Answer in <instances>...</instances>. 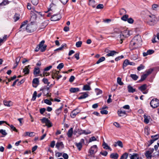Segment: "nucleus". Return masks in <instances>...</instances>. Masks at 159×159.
I'll use <instances>...</instances> for the list:
<instances>
[{
	"label": "nucleus",
	"mask_w": 159,
	"mask_h": 159,
	"mask_svg": "<svg viewBox=\"0 0 159 159\" xmlns=\"http://www.w3.org/2000/svg\"><path fill=\"white\" fill-rule=\"evenodd\" d=\"M142 40L140 36H135L131 41L129 45V48L131 50L136 49L141 45Z\"/></svg>",
	"instance_id": "1"
},
{
	"label": "nucleus",
	"mask_w": 159,
	"mask_h": 159,
	"mask_svg": "<svg viewBox=\"0 0 159 159\" xmlns=\"http://www.w3.org/2000/svg\"><path fill=\"white\" fill-rule=\"evenodd\" d=\"M129 30H126L122 32L116 33L115 35V36L117 39V40L120 41V43H122L123 42V40L129 36Z\"/></svg>",
	"instance_id": "2"
},
{
	"label": "nucleus",
	"mask_w": 159,
	"mask_h": 159,
	"mask_svg": "<svg viewBox=\"0 0 159 159\" xmlns=\"http://www.w3.org/2000/svg\"><path fill=\"white\" fill-rule=\"evenodd\" d=\"M157 18L152 14L147 15L146 17L145 21L147 24L150 26L154 25L156 23Z\"/></svg>",
	"instance_id": "3"
},
{
	"label": "nucleus",
	"mask_w": 159,
	"mask_h": 159,
	"mask_svg": "<svg viewBox=\"0 0 159 159\" xmlns=\"http://www.w3.org/2000/svg\"><path fill=\"white\" fill-rule=\"evenodd\" d=\"M98 151V147L96 145H94L91 147L90 148L89 153V154L88 156L89 157H92Z\"/></svg>",
	"instance_id": "4"
},
{
	"label": "nucleus",
	"mask_w": 159,
	"mask_h": 159,
	"mask_svg": "<svg viewBox=\"0 0 159 159\" xmlns=\"http://www.w3.org/2000/svg\"><path fill=\"white\" fill-rule=\"evenodd\" d=\"M36 26L35 25L30 24L27 25L25 30L28 32L32 33L36 30Z\"/></svg>",
	"instance_id": "5"
},
{
	"label": "nucleus",
	"mask_w": 159,
	"mask_h": 159,
	"mask_svg": "<svg viewBox=\"0 0 159 159\" xmlns=\"http://www.w3.org/2000/svg\"><path fill=\"white\" fill-rule=\"evenodd\" d=\"M150 104L152 107L156 108L159 106V100L157 98L153 99L151 101Z\"/></svg>",
	"instance_id": "6"
},
{
	"label": "nucleus",
	"mask_w": 159,
	"mask_h": 159,
	"mask_svg": "<svg viewBox=\"0 0 159 159\" xmlns=\"http://www.w3.org/2000/svg\"><path fill=\"white\" fill-rule=\"evenodd\" d=\"M154 150L153 148H149L148 151H146L145 153V155L147 158L151 159L152 157V154Z\"/></svg>",
	"instance_id": "7"
},
{
	"label": "nucleus",
	"mask_w": 159,
	"mask_h": 159,
	"mask_svg": "<svg viewBox=\"0 0 159 159\" xmlns=\"http://www.w3.org/2000/svg\"><path fill=\"white\" fill-rule=\"evenodd\" d=\"M41 120L43 123H45L46 125L48 127H50L52 126V123L48 119L43 117L41 119Z\"/></svg>",
	"instance_id": "8"
},
{
	"label": "nucleus",
	"mask_w": 159,
	"mask_h": 159,
	"mask_svg": "<svg viewBox=\"0 0 159 159\" xmlns=\"http://www.w3.org/2000/svg\"><path fill=\"white\" fill-rule=\"evenodd\" d=\"M45 43L44 40H42L39 43V45L40 47V51L42 52H44L46 49L47 45H44Z\"/></svg>",
	"instance_id": "9"
},
{
	"label": "nucleus",
	"mask_w": 159,
	"mask_h": 159,
	"mask_svg": "<svg viewBox=\"0 0 159 159\" xmlns=\"http://www.w3.org/2000/svg\"><path fill=\"white\" fill-rule=\"evenodd\" d=\"M77 132L80 135L83 134L87 135L91 133V132L88 129L83 130L82 129H79L77 131Z\"/></svg>",
	"instance_id": "10"
},
{
	"label": "nucleus",
	"mask_w": 159,
	"mask_h": 159,
	"mask_svg": "<svg viewBox=\"0 0 159 159\" xmlns=\"http://www.w3.org/2000/svg\"><path fill=\"white\" fill-rule=\"evenodd\" d=\"M61 17L59 14H56L52 16L51 17L52 21H56L60 20Z\"/></svg>",
	"instance_id": "11"
},
{
	"label": "nucleus",
	"mask_w": 159,
	"mask_h": 159,
	"mask_svg": "<svg viewBox=\"0 0 159 159\" xmlns=\"http://www.w3.org/2000/svg\"><path fill=\"white\" fill-rule=\"evenodd\" d=\"M80 111L78 108L74 110L70 114L71 117L73 118H74L78 113L80 112Z\"/></svg>",
	"instance_id": "12"
},
{
	"label": "nucleus",
	"mask_w": 159,
	"mask_h": 159,
	"mask_svg": "<svg viewBox=\"0 0 159 159\" xmlns=\"http://www.w3.org/2000/svg\"><path fill=\"white\" fill-rule=\"evenodd\" d=\"M27 23L28 21L25 20L22 23L20 29V31H24L25 30V25L27 24Z\"/></svg>",
	"instance_id": "13"
},
{
	"label": "nucleus",
	"mask_w": 159,
	"mask_h": 159,
	"mask_svg": "<svg viewBox=\"0 0 159 159\" xmlns=\"http://www.w3.org/2000/svg\"><path fill=\"white\" fill-rule=\"evenodd\" d=\"M147 88V85L146 84H144L142 85L139 88V89L141 91L143 92V94H147L148 91H147L143 92V91L145 90Z\"/></svg>",
	"instance_id": "14"
},
{
	"label": "nucleus",
	"mask_w": 159,
	"mask_h": 159,
	"mask_svg": "<svg viewBox=\"0 0 159 159\" xmlns=\"http://www.w3.org/2000/svg\"><path fill=\"white\" fill-rule=\"evenodd\" d=\"M56 147L58 149H61L64 148V145L62 142H57L56 144Z\"/></svg>",
	"instance_id": "15"
},
{
	"label": "nucleus",
	"mask_w": 159,
	"mask_h": 159,
	"mask_svg": "<svg viewBox=\"0 0 159 159\" xmlns=\"http://www.w3.org/2000/svg\"><path fill=\"white\" fill-rule=\"evenodd\" d=\"M30 65L26 66L23 70V72L25 73V75H27L29 74L30 67Z\"/></svg>",
	"instance_id": "16"
},
{
	"label": "nucleus",
	"mask_w": 159,
	"mask_h": 159,
	"mask_svg": "<svg viewBox=\"0 0 159 159\" xmlns=\"http://www.w3.org/2000/svg\"><path fill=\"white\" fill-rule=\"evenodd\" d=\"M143 117L144 118V123L146 124L148 123L151 118L150 116H146L145 115H144Z\"/></svg>",
	"instance_id": "17"
},
{
	"label": "nucleus",
	"mask_w": 159,
	"mask_h": 159,
	"mask_svg": "<svg viewBox=\"0 0 159 159\" xmlns=\"http://www.w3.org/2000/svg\"><path fill=\"white\" fill-rule=\"evenodd\" d=\"M88 92L83 93V95L78 98L79 99H84L87 98L88 96Z\"/></svg>",
	"instance_id": "18"
},
{
	"label": "nucleus",
	"mask_w": 159,
	"mask_h": 159,
	"mask_svg": "<svg viewBox=\"0 0 159 159\" xmlns=\"http://www.w3.org/2000/svg\"><path fill=\"white\" fill-rule=\"evenodd\" d=\"M70 91L71 93H75L79 92L80 91V89L78 88H71L70 89Z\"/></svg>",
	"instance_id": "19"
},
{
	"label": "nucleus",
	"mask_w": 159,
	"mask_h": 159,
	"mask_svg": "<svg viewBox=\"0 0 159 159\" xmlns=\"http://www.w3.org/2000/svg\"><path fill=\"white\" fill-rule=\"evenodd\" d=\"M89 5L93 8H95L96 7V4L94 0H89Z\"/></svg>",
	"instance_id": "20"
},
{
	"label": "nucleus",
	"mask_w": 159,
	"mask_h": 159,
	"mask_svg": "<svg viewBox=\"0 0 159 159\" xmlns=\"http://www.w3.org/2000/svg\"><path fill=\"white\" fill-rule=\"evenodd\" d=\"M3 103L4 105L8 107H10L12 105V102L11 101H6L4 100Z\"/></svg>",
	"instance_id": "21"
},
{
	"label": "nucleus",
	"mask_w": 159,
	"mask_h": 159,
	"mask_svg": "<svg viewBox=\"0 0 159 159\" xmlns=\"http://www.w3.org/2000/svg\"><path fill=\"white\" fill-rule=\"evenodd\" d=\"M119 155L117 153H112L110 155V158L114 159H117Z\"/></svg>",
	"instance_id": "22"
},
{
	"label": "nucleus",
	"mask_w": 159,
	"mask_h": 159,
	"mask_svg": "<svg viewBox=\"0 0 159 159\" xmlns=\"http://www.w3.org/2000/svg\"><path fill=\"white\" fill-rule=\"evenodd\" d=\"M116 53H117V52L115 51H109V52L106 55V56L108 57L113 56Z\"/></svg>",
	"instance_id": "23"
},
{
	"label": "nucleus",
	"mask_w": 159,
	"mask_h": 159,
	"mask_svg": "<svg viewBox=\"0 0 159 159\" xmlns=\"http://www.w3.org/2000/svg\"><path fill=\"white\" fill-rule=\"evenodd\" d=\"M118 115L120 116H123L126 114V112L125 111L120 110L118 111L117 112Z\"/></svg>",
	"instance_id": "24"
},
{
	"label": "nucleus",
	"mask_w": 159,
	"mask_h": 159,
	"mask_svg": "<svg viewBox=\"0 0 159 159\" xmlns=\"http://www.w3.org/2000/svg\"><path fill=\"white\" fill-rule=\"evenodd\" d=\"M127 87L128 92L129 93H133L135 91V89L130 85H129Z\"/></svg>",
	"instance_id": "25"
},
{
	"label": "nucleus",
	"mask_w": 159,
	"mask_h": 159,
	"mask_svg": "<svg viewBox=\"0 0 159 159\" xmlns=\"http://www.w3.org/2000/svg\"><path fill=\"white\" fill-rule=\"evenodd\" d=\"M139 157L138 154L134 153L130 157V159H139Z\"/></svg>",
	"instance_id": "26"
},
{
	"label": "nucleus",
	"mask_w": 159,
	"mask_h": 159,
	"mask_svg": "<svg viewBox=\"0 0 159 159\" xmlns=\"http://www.w3.org/2000/svg\"><path fill=\"white\" fill-rule=\"evenodd\" d=\"M40 70L39 68H35L34 70V75H37L39 74Z\"/></svg>",
	"instance_id": "27"
},
{
	"label": "nucleus",
	"mask_w": 159,
	"mask_h": 159,
	"mask_svg": "<svg viewBox=\"0 0 159 159\" xmlns=\"http://www.w3.org/2000/svg\"><path fill=\"white\" fill-rule=\"evenodd\" d=\"M73 130L72 128H70L68 130L67 134L69 137H71L73 134Z\"/></svg>",
	"instance_id": "28"
},
{
	"label": "nucleus",
	"mask_w": 159,
	"mask_h": 159,
	"mask_svg": "<svg viewBox=\"0 0 159 159\" xmlns=\"http://www.w3.org/2000/svg\"><path fill=\"white\" fill-rule=\"evenodd\" d=\"M129 61L128 59H125L124 61L123 65V69L126 67L127 66L129 65Z\"/></svg>",
	"instance_id": "29"
},
{
	"label": "nucleus",
	"mask_w": 159,
	"mask_h": 159,
	"mask_svg": "<svg viewBox=\"0 0 159 159\" xmlns=\"http://www.w3.org/2000/svg\"><path fill=\"white\" fill-rule=\"evenodd\" d=\"M49 87H46V88L44 89H40L41 91H42L44 93H46V94H48L49 92Z\"/></svg>",
	"instance_id": "30"
},
{
	"label": "nucleus",
	"mask_w": 159,
	"mask_h": 159,
	"mask_svg": "<svg viewBox=\"0 0 159 159\" xmlns=\"http://www.w3.org/2000/svg\"><path fill=\"white\" fill-rule=\"evenodd\" d=\"M91 89L90 86L89 85H85L84 86L83 88V90H90Z\"/></svg>",
	"instance_id": "31"
},
{
	"label": "nucleus",
	"mask_w": 159,
	"mask_h": 159,
	"mask_svg": "<svg viewBox=\"0 0 159 159\" xmlns=\"http://www.w3.org/2000/svg\"><path fill=\"white\" fill-rule=\"evenodd\" d=\"M102 146H103V148L104 149H109L111 150V148L108 146L107 144L106 143L104 142L102 144Z\"/></svg>",
	"instance_id": "32"
},
{
	"label": "nucleus",
	"mask_w": 159,
	"mask_h": 159,
	"mask_svg": "<svg viewBox=\"0 0 159 159\" xmlns=\"http://www.w3.org/2000/svg\"><path fill=\"white\" fill-rule=\"evenodd\" d=\"M148 75L145 74L141 76V79L139 80V82H141L144 80L147 77Z\"/></svg>",
	"instance_id": "33"
},
{
	"label": "nucleus",
	"mask_w": 159,
	"mask_h": 159,
	"mask_svg": "<svg viewBox=\"0 0 159 159\" xmlns=\"http://www.w3.org/2000/svg\"><path fill=\"white\" fill-rule=\"evenodd\" d=\"M128 154L127 153H125L124 154H123L121 156L120 159H126L128 157Z\"/></svg>",
	"instance_id": "34"
},
{
	"label": "nucleus",
	"mask_w": 159,
	"mask_h": 159,
	"mask_svg": "<svg viewBox=\"0 0 159 159\" xmlns=\"http://www.w3.org/2000/svg\"><path fill=\"white\" fill-rule=\"evenodd\" d=\"M130 77L134 80H137L138 78V76L136 74H131Z\"/></svg>",
	"instance_id": "35"
},
{
	"label": "nucleus",
	"mask_w": 159,
	"mask_h": 159,
	"mask_svg": "<svg viewBox=\"0 0 159 159\" xmlns=\"http://www.w3.org/2000/svg\"><path fill=\"white\" fill-rule=\"evenodd\" d=\"M34 133L33 132H32L30 133L29 132H26L25 133V136H29L30 137H31L33 136H34Z\"/></svg>",
	"instance_id": "36"
},
{
	"label": "nucleus",
	"mask_w": 159,
	"mask_h": 159,
	"mask_svg": "<svg viewBox=\"0 0 159 159\" xmlns=\"http://www.w3.org/2000/svg\"><path fill=\"white\" fill-rule=\"evenodd\" d=\"M39 81L38 78H35L33 79L32 83L33 84H39Z\"/></svg>",
	"instance_id": "37"
},
{
	"label": "nucleus",
	"mask_w": 159,
	"mask_h": 159,
	"mask_svg": "<svg viewBox=\"0 0 159 159\" xmlns=\"http://www.w3.org/2000/svg\"><path fill=\"white\" fill-rule=\"evenodd\" d=\"M105 60V58L104 57H102L100 58L99 60L96 62L97 64H98L101 62H102Z\"/></svg>",
	"instance_id": "38"
},
{
	"label": "nucleus",
	"mask_w": 159,
	"mask_h": 159,
	"mask_svg": "<svg viewBox=\"0 0 159 159\" xmlns=\"http://www.w3.org/2000/svg\"><path fill=\"white\" fill-rule=\"evenodd\" d=\"M117 83L120 85H122L124 84L123 82L121 81V79L119 77L117 78Z\"/></svg>",
	"instance_id": "39"
},
{
	"label": "nucleus",
	"mask_w": 159,
	"mask_h": 159,
	"mask_svg": "<svg viewBox=\"0 0 159 159\" xmlns=\"http://www.w3.org/2000/svg\"><path fill=\"white\" fill-rule=\"evenodd\" d=\"M75 145L78 148V149L80 151L82 148V144L81 143H76Z\"/></svg>",
	"instance_id": "40"
},
{
	"label": "nucleus",
	"mask_w": 159,
	"mask_h": 159,
	"mask_svg": "<svg viewBox=\"0 0 159 159\" xmlns=\"http://www.w3.org/2000/svg\"><path fill=\"white\" fill-rule=\"evenodd\" d=\"M129 16L127 15H124L121 18V19L124 21H126L127 20Z\"/></svg>",
	"instance_id": "41"
},
{
	"label": "nucleus",
	"mask_w": 159,
	"mask_h": 159,
	"mask_svg": "<svg viewBox=\"0 0 159 159\" xmlns=\"http://www.w3.org/2000/svg\"><path fill=\"white\" fill-rule=\"evenodd\" d=\"M62 107L61 106L56 110L55 112L57 115H58L60 113H61Z\"/></svg>",
	"instance_id": "42"
},
{
	"label": "nucleus",
	"mask_w": 159,
	"mask_h": 159,
	"mask_svg": "<svg viewBox=\"0 0 159 159\" xmlns=\"http://www.w3.org/2000/svg\"><path fill=\"white\" fill-rule=\"evenodd\" d=\"M19 18H20L19 17V15L17 14H15L13 17L14 21L15 22H16L17 20H18L19 19Z\"/></svg>",
	"instance_id": "43"
},
{
	"label": "nucleus",
	"mask_w": 159,
	"mask_h": 159,
	"mask_svg": "<svg viewBox=\"0 0 159 159\" xmlns=\"http://www.w3.org/2000/svg\"><path fill=\"white\" fill-rule=\"evenodd\" d=\"M82 42L81 41H79L77 42L75 44L77 48L80 47L82 44Z\"/></svg>",
	"instance_id": "44"
},
{
	"label": "nucleus",
	"mask_w": 159,
	"mask_h": 159,
	"mask_svg": "<svg viewBox=\"0 0 159 159\" xmlns=\"http://www.w3.org/2000/svg\"><path fill=\"white\" fill-rule=\"evenodd\" d=\"M42 81L44 84H47L48 85L50 84V82L48 81V79L45 78H44L43 79Z\"/></svg>",
	"instance_id": "45"
},
{
	"label": "nucleus",
	"mask_w": 159,
	"mask_h": 159,
	"mask_svg": "<svg viewBox=\"0 0 159 159\" xmlns=\"http://www.w3.org/2000/svg\"><path fill=\"white\" fill-rule=\"evenodd\" d=\"M44 102L49 105H51L52 104V103L51 102V101L48 99H45L44 100Z\"/></svg>",
	"instance_id": "46"
},
{
	"label": "nucleus",
	"mask_w": 159,
	"mask_h": 159,
	"mask_svg": "<svg viewBox=\"0 0 159 159\" xmlns=\"http://www.w3.org/2000/svg\"><path fill=\"white\" fill-rule=\"evenodd\" d=\"M95 90L96 92V94L97 95L101 94L102 93V91L96 88L95 89Z\"/></svg>",
	"instance_id": "47"
},
{
	"label": "nucleus",
	"mask_w": 159,
	"mask_h": 159,
	"mask_svg": "<svg viewBox=\"0 0 159 159\" xmlns=\"http://www.w3.org/2000/svg\"><path fill=\"white\" fill-rule=\"evenodd\" d=\"M37 92L36 91H34V93H33V97L31 99L32 100L34 101L35 100L36 98V96H37Z\"/></svg>",
	"instance_id": "48"
},
{
	"label": "nucleus",
	"mask_w": 159,
	"mask_h": 159,
	"mask_svg": "<svg viewBox=\"0 0 159 159\" xmlns=\"http://www.w3.org/2000/svg\"><path fill=\"white\" fill-rule=\"evenodd\" d=\"M116 143L118 146L120 147V148H122L123 147V144L121 141H118Z\"/></svg>",
	"instance_id": "49"
},
{
	"label": "nucleus",
	"mask_w": 159,
	"mask_h": 159,
	"mask_svg": "<svg viewBox=\"0 0 159 159\" xmlns=\"http://www.w3.org/2000/svg\"><path fill=\"white\" fill-rule=\"evenodd\" d=\"M0 133L2 134L4 136L6 135L7 134V133L6 132V130L3 129H1L0 130Z\"/></svg>",
	"instance_id": "50"
},
{
	"label": "nucleus",
	"mask_w": 159,
	"mask_h": 159,
	"mask_svg": "<svg viewBox=\"0 0 159 159\" xmlns=\"http://www.w3.org/2000/svg\"><path fill=\"white\" fill-rule=\"evenodd\" d=\"M153 68L149 69L148 70L146 71L147 73L146 74L148 76L151 74L153 70Z\"/></svg>",
	"instance_id": "51"
},
{
	"label": "nucleus",
	"mask_w": 159,
	"mask_h": 159,
	"mask_svg": "<svg viewBox=\"0 0 159 159\" xmlns=\"http://www.w3.org/2000/svg\"><path fill=\"white\" fill-rule=\"evenodd\" d=\"M151 138L152 139H154L155 140V141H156L159 138V135H158L156 134L154 136H152Z\"/></svg>",
	"instance_id": "52"
},
{
	"label": "nucleus",
	"mask_w": 159,
	"mask_h": 159,
	"mask_svg": "<svg viewBox=\"0 0 159 159\" xmlns=\"http://www.w3.org/2000/svg\"><path fill=\"white\" fill-rule=\"evenodd\" d=\"M31 11L32 13H33L35 16H36L37 14H40L41 13L40 12H39L35 10L33 8H32V10Z\"/></svg>",
	"instance_id": "53"
},
{
	"label": "nucleus",
	"mask_w": 159,
	"mask_h": 159,
	"mask_svg": "<svg viewBox=\"0 0 159 159\" xmlns=\"http://www.w3.org/2000/svg\"><path fill=\"white\" fill-rule=\"evenodd\" d=\"M64 67V64L63 63H61L59 64L57 67V68L59 70L63 68Z\"/></svg>",
	"instance_id": "54"
},
{
	"label": "nucleus",
	"mask_w": 159,
	"mask_h": 159,
	"mask_svg": "<svg viewBox=\"0 0 159 159\" xmlns=\"http://www.w3.org/2000/svg\"><path fill=\"white\" fill-rule=\"evenodd\" d=\"M144 68V66L142 64H141L139 66L137 67V70L140 71L141 70L143 69Z\"/></svg>",
	"instance_id": "55"
},
{
	"label": "nucleus",
	"mask_w": 159,
	"mask_h": 159,
	"mask_svg": "<svg viewBox=\"0 0 159 159\" xmlns=\"http://www.w3.org/2000/svg\"><path fill=\"white\" fill-rule=\"evenodd\" d=\"M103 7L104 6L102 4H100L97 5L96 7V8L97 9H102L103 8Z\"/></svg>",
	"instance_id": "56"
},
{
	"label": "nucleus",
	"mask_w": 159,
	"mask_h": 159,
	"mask_svg": "<svg viewBox=\"0 0 159 159\" xmlns=\"http://www.w3.org/2000/svg\"><path fill=\"white\" fill-rule=\"evenodd\" d=\"M100 154L104 156H107L108 153L106 151H102L100 152Z\"/></svg>",
	"instance_id": "57"
},
{
	"label": "nucleus",
	"mask_w": 159,
	"mask_h": 159,
	"mask_svg": "<svg viewBox=\"0 0 159 159\" xmlns=\"http://www.w3.org/2000/svg\"><path fill=\"white\" fill-rule=\"evenodd\" d=\"M46 111V109L44 108H41L39 110V112L41 114H43Z\"/></svg>",
	"instance_id": "58"
},
{
	"label": "nucleus",
	"mask_w": 159,
	"mask_h": 159,
	"mask_svg": "<svg viewBox=\"0 0 159 159\" xmlns=\"http://www.w3.org/2000/svg\"><path fill=\"white\" fill-rule=\"evenodd\" d=\"M31 2L34 5H36L38 3V0H31Z\"/></svg>",
	"instance_id": "59"
},
{
	"label": "nucleus",
	"mask_w": 159,
	"mask_h": 159,
	"mask_svg": "<svg viewBox=\"0 0 159 159\" xmlns=\"http://www.w3.org/2000/svg\"><path fill=\"white\" fill-rule=\"evenodd\" d=\"M128 22L130 24H132L134 22V20L131 18H128L127 20Z\"/></svg>",
	"instance_id": "60"
},
{
	"label": "nucleus",
	"mask_w": 159,
	"mask_h": 159,
	"mask_svg": "<svg viewBox=\"0 0 159 159\" xmlns=\"http://www.w3.org/2000/svg\"><path fill=\"white\" fill-rule=\"evenodd\" d=\"M9 3L8 1L7 0H4L2 2L1 4L2 5H5Z\"/></svg>",
	"instance_id": "61"
},
{
	"label": "nucleus",
	"mask_w": 159,
	"mask_h": 159,
	"mask_svg": "<svg viewBox=\"0 0 159 159\" xmlns=\"http://www.w3.org/2000/svg\"><path fill=\"white\" fill-rule=\"evenodd\" d=\"M147 52L148 55H151L154 52V51L153 50L149 49L147 51Z\"/></svg>",
	"instance_id": "62"
},
{
	"label": "nucleus",
	"mask_w": 159,
	"mask_h": 159,
	"mask_svg": "<svg viewBox=\"0 0 159 159\" xmlns=\"http://www.w3.org/2000/svg\"><path fill=\"white\" fill-rule=\"evenodd\" d=\"M124 58V56L123 55H121L120 56H119L117 57H116L115 59V60L116 61H117L119 60L120 59H122Z\"/></svg>",
	"instance_id": "63"
},
{
	"label": "nucleus",
	"mask_w": 159,
	"mask_h": 159,
	"mask_svg": "<svg viewBox=\"0 0 159 159\" xmlns=\"http://www.w3.org/2000/svg\"><path fill=\"white\" fill-rule=\"evenodd\" d=\"M158 7V5L157 4H154L152 5V7L153 10H156Z\"/></svg>",
	"instance_id": "64"
}]
</instances>
